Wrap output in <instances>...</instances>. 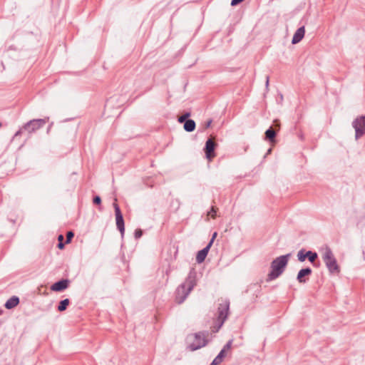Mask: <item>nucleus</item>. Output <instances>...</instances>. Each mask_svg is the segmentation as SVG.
Segmentation results:
<instances>
[{
  "label": "nucleus",
  "instance_id": "obj_1",
  "mask_svg": "<svg viewBox=\"0 0 365 365\" xmlns=\"http://www.w3.org/2000/svg\"><path fill=\"white\" fill-rule=\"evenodd\" d=\"M289 255H282L275 259L271 264V271L267 276V280L272 281L277 278L286 267Z\"/></svg>",
  "mask_w": 365,
  "mask_h": 365
},
{
  "label": "nucleus",
  "instance_id": "obj_2",
  "mask_svg": "<svg viewBox=\"0 0 365 365\" xmlns=\"http://www.w3.org/2000/svg\"><path fill=\"white\" fill-rule=\"evenodd\" d=\"M323 259L330 272L338 271L336 261L329 249H327L323 254Z\"/></svg>",
  "mask_w": 365,
  "mask_h": 365
},
{
  "label": "nucleus",
  "instance_id": "obj_3",
  "mask_svg": "<svg viewBox=\"0 0 365 365\" xmlns=\"http://www.w3.org/2000/svg\"><path fill=\"white\" fill-rule=\"evenodd\" d=\"M217 145V144L215 143L214 138H209L205 143L204 151L206 158L209 162L212 161L216 157L215 150Z\"/></svg>",
  "mask_w": 365,
  "mask_h": 365
},
{
  "label": "nucleus",
  "instance_id": "obj_4",
  "mask_svg": "<svg viewBox=\"0 0 365 365\" xmlns=\"http://www.w3.org/2000/svg\"><path fill=\"white\" fill-rule=\"evenodd\" d=\"M353 127L356 132V138L358 139L365 134V116L356 118L353 121Z\"/></svg>",
  "mask_w": 365,
  "mask_h": 365
},
{
  "label": "nucleus",
  "instance_id": "obj_5",
  "mask_svg": "<svg viewBox=\"0 0 365 365\" xmlns=\"http://www.w3.org/2000/svg\"><path fill=\"white\" fill-rule=\"evenodd\" d=\"M117 200L115 199L113 207L115 209L116 226L118 230L120 232L121 236L123 237L125 232L124 220L121 211L118 205L116 202Z\"/></svg>",
  "mask_w": 365,
  "mask_h": 365
},
{
  "label": "nucleus",
  "instance_id": "obj_6",
  "mask_svg": "<svg viewBox=\"0 0 365 365\" xmlns=\"http://www.w3.org/2000/svg\"><path fill=\"white\" fill-rule=\"evenodd\" d=\"M192 287L188 283H185L180 286L176 291V301L178 303H182L188 295Z\"/></svg>",
  "mask_w": 365,
  "mask_h": 365
},
{
  "label": "nucleus",
  "instance_id": "obj_7",
  "mask_svg": "<svg viewBox=\"0 0 365 365\" xmlns=\"http://www.w3.org/2000/svg\"><path fill=\"white\" fill-rule=\"evenodd\" d=\"M229 310V303L226 301H224L222 303L220 304L218 307V322L220 328L225 320L226 319Z\"/></svg>",
  "mask_w": 365,
  "mask_h": 365
},
{
  "label": "nucleus",
  "instance_id": "obj_8",
  "mask_svg": "<svg viewBox=\"0 0 365 365\" xmlns=\"http://www.w3.org/2000/svg\"><path fill=\"white\" fill-rule=\"evenodd\" d=\"M194 338V341L189 345L191 351L197 350L206 345L207 341L203 334H195Z\"/></svg>",
  "mask_w": 365,
  "mask_h": 365
},
{
  "label": "nucleus",
  "instance_id": "obj_9",
  "mask_svg": "<svg viewBox=\"0 0 365 365\" xmlns=\"http://www.w3.org/2000/svg\"><path fill=\"white\" fill-rule=\"evenodd\" d=\"M48 121V118L43 119H34L26 125V128L30 132H34L43 126Z\"/></svg>",
  "mask_w": 365,
  "mask_h": 365
},
{
  "label": "nucleus",
  "instance_id": "obj_10",
  "mask_svg": "<svg viewBox=\"0 0 365 365\" xmlns=\"http://www.w3.org/2000/svg\"><path fill=\"white\" fill-rule=\"evenodd\" d=\"M69 282L67 279H63L54 283L51 289L54 292H61L66 289L68 287Z\"/></svg>",
  "mask_w": 365,
  "mask_h": 365
},
{
  "label": "nucleus",
  "instance_id": "obj_11",
  "mask_svg": "<svg viewBox=\"0 0 365 365\" xmlns=\"http://www.w3.org/2000/svg\"><path fill=\"white\" fill-rule=\"evenodd\" d=\"M211 247V244H208L204 249L199 251L196 256V261L198 263H202L206 258L207 253Z\"/></svg>",
  "mask_w": 365,
  "mask_h": 365
},
{
  "label": "nucleus",
  "instance_id": "obj_12",
  "mask_svg": "<svg viewBox=\"0 0 365 365\" xmlns=\"http://www.w3.org/2000/svg\"><path fill=\"white\" fill-rule=\"evenodd\" d=\"M305 29L304 26L299 28L294 34L292 43L296 44L299 43L304 36Z\"/></svg>",
  "mask_w": 365,
  "mask_h": 365
},
{
  "label": "nucleus",
  "instance_id": "obj_13",
  "mask_svg": "<svg viewBox=\"0 0 365 365\" xmlns=\"http://www.w3.org/2000/svg\"><path fill=\"white\" fill-rule=\"evenodd\" d=\"M312 274V269L310 268H305L301 269L297 274V280L300 283H304L307 281L305 277H309Z\"/></svg>",
  "mask_w": 365,
  "mask_h": 365
},
{
  "label": "nucleus",
  "instance_id": "obj_14",
  "mask_svg": "<svg viewBox=\"0 0 365 365\" xmlns=\"http://www.w3.org/2000/svg\"><path fill=\"white\" fill-rule=\"evenodd\" d=\"M19 303V299L17 297H12L8 299L5 304V307L8 309H11L16 307Z\"/></svg>",
  "mask_w": 365,
  "mask_h": 365
},
{
  "label": "nucleus",
  "instance_id": "obj_15",
  "mask_svg": "<svg viewBox=\"0 0 365 365\" xmlns=\"http://www.w3.org/2000/svg\"><path fill=\"white\" fill-rule=\"evenodd\" d=\"M307 258H308L309 261L314 264V266L318 267V264H315V260L317 259L318 255L316 252H312V251H307L306 252Z\"/></svg>",
  "mask_w": 365,
  "mask_h": 365
},
{
  "label": "nucleus",
  "instance_id": "obj_16",
  "mask_svg": "<svg viewBox=\"0 0 365 365\" xmlns=\"http://www.w3.org/2000/svg\"><path fill=\"white\" fill-rule=\"evenodd\" d=\"M184 128L188 132L193 131L195 128V123L192 120H187L184 124Z\"/></svg>",
  "mask_w": 365,
  "mask_h": 365
},
{
  "label": "nucleus",
  "instance_id": "obj_17",
  "mask_svg": "<svg viewBox=\"0 0 365 365\" xmlns=\"http://www.w3.org/2000/svg\"><path fill=\"white\" fill-rule=\"evenodd\" d=\"M232 346V341H229L227 344L224 346V348L219 353L218 356H221V359H223L226 356L227 351H228Z\"/></svg>",
  "mask_w": 365,
  "mask_h": 365
},
{
  "label": "nucleus",
  "instance_id": "obj_18",
  "mask_svg": "<svg viewBox=\"0 0 365 365\" xmlns=\"http://www.w3.org/2000/svg\"><path fill=\"white\" fill-rule=\"evenodd\" d=\"M70 302L69 299H66L60 302L59 305L58 307V310L59 312H63L67 309Z\"/></svg>",
  "mask_w": 365,
  "mask_h": 365
},
{
  "label": "nucleus",
  "instance_id": "obj_19",
  "mask_svg": "<svg viewBox=\"0 0 365 365\" xmlns=\"http://www.w3.org/2000/svg\"><path fill=\"white\" fill-rule=\"evenodd\" d=\"M266 138L269 140L270 141H273L275 137V131L272 129V128H269L265 132Z\"/></svg>",
  "mask_w": 365,
  "mask_h": 365
},
{
  "label": "nucleus",
  "instance_id": "obj_20",
  "mask_svg": "<svg viewBox=\"0 0 365 365\" xmlns=\"http://www.w3.org/2000/svg\"><path fill=\"white\" fill-rule=\"evenodd\" d=\"M306 252H307L304 250H301L300 251L298 252L297 257L299 261L304 262L306 259V258L307 257L306 255Z\"/></svg>",
  "mask_w": 365,
  "mask_h": 365
},
{
  "label": "nucleus",
  "instance_id": "obj_21",
  "mask_svg": "<svg viewBox=\"0 0 365 365\" xmlns=\"http://www.w3.org/2000/svg\"><path fill=\"white\" fill-rule=\"evenodd\" d=\"M217 212V208L215 207V206H212L211 207L210 211L208 212V213H207V217L210 216L212 219H215L216 217Z\"/></svg>",
  "mask_w": 365,
  "mask_h": 365
},
{
  "label": "nucleus",
  "instance_id": "obj_22",
  "mask_svg": "<svg viewBox=\"0 0 365 365\" xmlns=\"http://www.w3.org/2000/svg\"><path fill=\"white\" fill-rule=\"evenodd\" d=\"M73 236H74V234H73V232H71V231L68 232L67 234H66V243H69L71 241V240L73 237Z\"/></svg>",
  "mask_w": 365,
  "mask_h": 365
},
{
  "label": "nucleus",
  "instance_id": "obj_23",
  "mask_svg": "<svg viewBox=\"0 0 365 365\" xmlns=\"http://www.w3.org/2000/svg\"><path fill=\"white\" fill-rule=\"evenodd\" d=\"M223 359H221V356H219L218 355L215 358V359L213 360L212 363V365H217L219 364L220 363L222 362Z\"/></svg>",
  "mask_w": 365,
  "mask_h": 365
},
{
  "label": "nucleus",
  "instance_id": "obj_24",
  "mask_svg": "<svg viewBox=\"0 0 365 365\" xmlns=\"http://www.w3.org/2000/svg\"><path fill=\"white\" fill-rule=\"evenodd\" d=\"M93 203L96 204V205H101V197L99 196H96L93 198Z\"/></svg>",
  "mask_w": 365,
  "mask_h": 365
},
{
  "label": "nucleus",
  "instance_id": "obj_25",
  "mask_svg": "<svg viewBox=\"0 0 365 365\" xmlns=\"http://www.w3.org/2000/svg\"><path fill=\"white\" fill-rule=\"evenodd\" d=\"M142 235H143V232H142V230H139V229H138V230H136L135 231V237L136 238H140V237L142 236Z\"/></svg>",
  "mask_w": 365,
  "mask_h": 365
},
{
  "label": "nucleus",
  "instance_id": "obj_26",
  "mask_svg": "<svg viewBox=\"0 0 365 365\" xmlns=\"http://www.w3.org/2000/svg\"><path fill=\"white\" fill-rule=\"evenodd\" d=\"M244 0H232L231 5L232 6H236L239 4L240 3L242 2Z\"/></svg>",
  "mask_w": 365,
  "mask_h": 365
},
{
  "label": "nucleus",
  "instance_id": "obj_27",
  "mask_svg": "<svg viewBox=\"0 0 365 365\" xmlns=\"http://www.w3.org/2000/svg\"><path fill=\"white\" fill-rule=\"evenodd\" d=\"M217 235V232H214L213 233L212 239H211L210 242H209V244H211V245H212V243H213L215 239L216 238Z\"/></svg>",
  "mask_w": 365,
  "mask_h": 365
},
{
  "label": "nucleus",
  "instance_id": "obj_28",
  "mask_svg": "<svg viewBox=\"0 0 365 365\" xmlns=\"http://www.w3.org/2000/svg\"><path fill=\"white\" fill-rule=\"evenodd\" d=\"M58 240L59 242H63V236L62 235H60L58 237Z\"/></svg>",
  "mask_w": 365,
  "mask_h": 365
},
{
  "label": "nucleus",
  "instance_id": "obj_29",
  "mask_svg": "<svg viewBox=\"0 0 365 365\" xmlns=\"http://www.w3.org/2000/svg\"><path fill=\"white\" fill-rule=\"evenodd\" d=\"M58 247L59 249H63L64 247V245L63 242H59Z\"/></svg>",
  "mask_w": 365,
  "mask_h": 365
},
{
  "label": "nucleus",
  "instance_id": "obj_30",
  "mask_svg": "<svg viewBox=\"0 0 365 365\" xmlns=\"http://www.w3.org/2000/svg\"><path fill=\"white\" fill-rule=\"evenodd\" d=\"M185 119V116H181L180 118H179V121L180 122H183Z\"/></svg>",
  "mask_w": 365,
  "mask_h": 365
},
{
  "label": "nucleus",
  "instance_id": "obj_31",
  "mask_svg": "<svg viewBox=\"0 0 365 365\" xmlns=\"http://www.w3.org/2000/svg\"><path fill=\"white\" fill-rule=\"evenodd\" d=\"M1 314H2V311H1V310H0V315H1Z\"/></svg>",
  "mask_w": 365,
  "mask_h": 365
}]
</instances>
